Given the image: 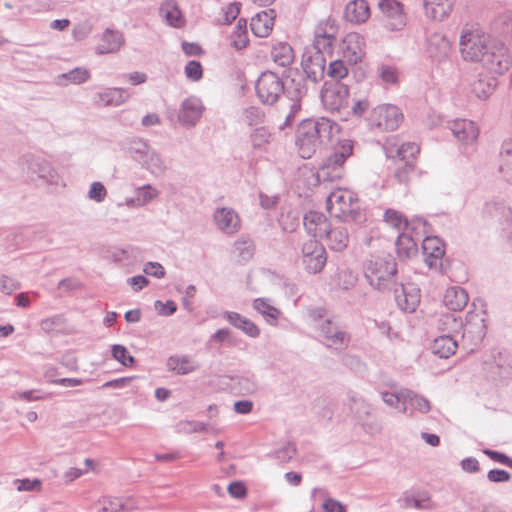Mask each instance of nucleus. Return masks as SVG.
<instances>
[{
    "label": "nucleus",
    "mask_w": 512,
    "mask_h": 512,
    "mask_svg": "<svg viewBox=\"0 0 512 512\" xmlns=\"http://www.w3.org/2000/svg\"><path fill=\"white\" fill-rule=\"evenodd\" d=\"M349 90L340 83L325 82L321 90V100L329 111H339L348 105Z\"/></svg>",
    "instance_id": "9d476101"
},
{
    "label": "nucleus",
    "mask_w": 512,
    "mask_h": 512,
    "mask_svg": "<svg viewBox=\"0 0 512 512\" xmlns=\"http://www.w3.org/2000/svg\"><path fill=\"white\" fill-rule=\"evenodd\" d=\"M384 221L397 230H405L408 227V221L399 211L388 209L384 213Z\"/></svg>",
    "instance_id": "09e8293b"
},
{
    "label": "nucleus",
    "mask_w": 512,
    "mask_h": 512,
    "mask_svg": "<svg viewBox=\"0 0 512 512\" xmlns=\"http://www.w3.org/2000/svg\"><path fill=\"white\" fill-rule=\"evenodd\" d=\"M278 223L284 232L292 233L300 224V213L290 208L282 209Z\"/></svg>",
    "instance_id": "79ce46f5"
},
{
    "label": "nucleus",
    "mask_w": 512,
    "mask_h": 512,
    "mask_svg": "<svg viewBox=\"0 0 512 512\" xmlns=\"http://www.w3.org/2000/svg\"><path fill=\"white\" fill-rule=\"evenodd\" d=\"M99 506L98 512H131L136 509L123 502L122 499L116 497H102L96 503Z\"/></svg>",
    "instance_id": "ea45409f"
},
{
    "label": "nucleus",
    "mask_w": 512,
    "mask_h": 512,
    "mask_svg": "<svg viewBox=\"0 0 512 512\" xmlns=\"http://www.w3.org/2000/svg\"><path fill=\"white\" fill-rule=\"evenodd\" d=\"M499 171L512 184V140L504 141L499 155Z\"/></svg>",
    "instance_id": "72a5a7b5"
},
{
    "label": "nucleus",
    "mask_w": 512,
    "mask_h": 512,
    "mask_svg": "<svg viewBox=\"0 0 512 512\" xmlns=\"http://www.w3.org/2000/svg\"><path fill=\"white\" fill-rule=\"evenodd\" d=\"M61 77L70 81L71 83L81 84L90 78V73L85 68L77 67L67 73L62 74Z\"/></svg>",
    "instance_id": "5fc2aeb1"
},
{
    "label": "nucleus",
    "mask_w": 512,
    "mask_h": 512,
    "mask_svg": "<svg viewBox=\"0 0 512 512\" xmlns=\"http://www.w3.org/2000/svg\"><path fill=\"white\" fill-rule=\"evenodd\" d=\"M405 396V389L401 390L398 393H392L388 391L381 392V398L383 402L393 408H399V404H402L404 406V397Z\"/></svg>",
    "instance_id": "6e6d98bb"
},
{
    "label": "nucleus",
    "mask_w": 512,
    "mask_h": 512,
    "mask_svg": "<svg viewBox=\"0 0 512 512\" xmlns=\"http://www.w3.org/2000/svg\"><path fill=\"white\" fill-rule=\"evenodd\" d=\"M381 11L387 18L393 20L388 22L386 26L390 30H399L405 25V19L403 16L402 5L397 0H382L379 3Z\"/></svg>",
    "instance_id": "412c9836"
},
{
    "label": "nucleus",
    "mask_w": 512,
    "mask_h": 512,
    "mask_svg": "<svg viewBox=\"0 0 512 512\" xmlns=\"http://www.w3.org/2000/svg\"><path fill=\"white\" fill-rule=\"evenodd\" d=\"M255 90L263 104L272 105L285 93V84L278 74L267 70L258 77Z\"/></svg>",
    "instance_id": "0eeeda50"
},
{
    "label": "nucleus",
    "mask_w": 512,
    "mask_h": 512,
    "mask_svg": "<svg viewBox=\"0 0 512 512\" xmlns=\"http://www.w3.org/2000/svg\"><path fill=\"white\" fill-rule=\"evenodd\" d=\"M487 326L483 316L469 312L466 316V324L463 328V337L472 336L475 343H479L486 335Z\"/></svg>",
    "instance_id": "b1692460"
},
{
    "label": "nucleus",
    "mask_w": 512,
    "mask_h": 512,
    "mask_svg": "<svg viewBox=\"0 0 512 512\" xmlns=\"http://www.w3.org/2000/svg\"><path fill=\"white\" fill-rule=\"evenodd\" d=\"M135 195L137 197L138 206H144L151 202L153 199L157 198L159 192L150 184H146L141 187H138L135 190Z\"/></svg>",
    "instance_id": "8fccbe9b"
},
{
    "label": "nucleus",
    "mask_w": 512,
    "mask_h": 512,
    "mask_svg": "<svg viewBox=\"0 0 512 512\" xmlns=\"http://www.w3.org/2000/svg\"><path fill=\"white\" fill-rule=\"evenodd\" d=\"M252 307L254 310H256L259 314L263 316V318L269 325L272 326L277 325L278 320L282 315L280 309L271 305L268 302V299L265 298H256L252 303Z\"/></svg>",
    "instance_id": "473e14b6"
},
{
    "label": "nucleus",
    "mask_w": 512,
    "mask_h": 512,
    "mask_svg": "<svg viewBox=\"0 0 512 512\" xmlns=\"http://www.w3.org/2000/svg\"><path fill=\"white\" fill-rule=\"evenodd\" d=\"M167 367L178 375H186L198 368V365L188 356H171L167 360Z\"/></svg>",
    "instance_id": "4c0bfd02"
},
{
    "label": "nucleus",
    "mask_w": 512,
    "mask_h": 512,
    "mask_svg": "<svg viewBox=\"0 0 512 512\" xmlns=\"http://www.w3.org/2000/svg\"><path fill=\"white\" fill-rule=\"evenodd\" d=\"M271 59L280 67H288L294 60L292 47L285 42L274 45L271 50Z\"/></svg>",
    "instance_id": "e433bc0d"
},
{
    "label": "nucleus",
    "mask_w": 512,
    "mask_h": 512,
    "mask_svg": "<svg viewBox=\"0 0 512 512\" xmlns=\"http://www.w3.org/2000/svg\"><path fill=\"white\" fill-rule=\"evenodd\" d=\"M326 61L327 59L322 54L305 50L301 65L307 79L313 83L323 80L326 72Z\"/></svg>",
    "instance_id": "ddd939ff"
},
{
    "label": "nucleus",
    "mask_w": 512,
    "mask_h": 512,
    "mask_svg": "<svg viewBox=\"0 0 512 512\" xmlns=\"http://www.w3.org/2000/svg\"><path fill=\"white\" fill-rule=\"evenodd\" d=\"M424 7L426 14L431 16L433 19L441 20L446 13L443 5L440 3L434 5L433 2L424 0Z\"/></svg>",
    "instance_id": "e2e57ef3"
},
{
    "label": "nucleus",
    "mask_w": 512,
    "mask_h": 512,
    "mask_svg": "<svg viewBox=\"0 0 512 512\" xmlns=\"http://www.w3.org/2000/svg\"><path fill=\"white\" fill-rule=\"evenodd\" d=\"M425 262L430 268L437 269L441 266L442 257L445 254L444 245L438 237H426L422 243Z\"/></svg>",
    "instance_id": "6ab92c4d"
},
{
    "label": "nucleus",
    "mask_w": 512,
    "mask_h": 512,
    "mask_svg": "<svg viewBox=\"0 0 512 512\" xmlns=\"http://www.w3.org/2000/svg\"><path fill=\"white\" fill-rule=\"evenodd\" d=\"M154 306L158 313L164 316H170L174 314L177 310V305L172 300H168L165 303H162L161 301L157 300Z\"/></svg>",
    "instance_id": "774afa93"
},
{
    "label": "nucleus",
    "mask_w": 512,
    "mask_h": 512,
    "mask_svg": "<svg viewBox=\"0 0 512 512\" xmlns=\"http://www.w3.org/2000/svg\"><path fill=\"white\" fill-rule=\"evenodd\" d=\"M124 150L134 160L142 163L148 151L150 150V146L142 139L133 138L124 144Z\"/></svg>",
    "instance_id": "a19ab883"
},
{
    "label": "nucleus",
    "mask_w": 512,
    "mask_h": 512,
    "mask_svg": "<svg viewBox=\"0 0 512 512\" xmlns=\"http://www.w3.org/2000/svg\"><path fill=\"white\" fill-rule=\"evenodd\" d=\"M107 190L101 182H93L88 191V197L96 202H101L105 199Z\"/></svg>",
    "instance_id": "680f3d73"
},
{
    "label": "nucleus",
    "mask_w": 512,
    "mask_h": 512,
    "mask_svg": "<svg viewBox=\"0 0 512 512\" xmlns=\"http://www.w3.org/2000/svg\"><path fill=\"white\" fill-rule=\"evenodd\" d=\"M439 327L451 335L453 332H459L462 329L463 324L462 321L455 316V314L447 313L443 314L439 319Z\"/></svg>",
    "instance_id": "de8ad7c7"
},
{
    "label": "nucleus",
    "mask_w": 512,
    "mask_h": 512,
    "mask_svg": "<svg viewBox=\"0 0 512 512\" xmlns=\"http://www.w3.org/2000/svg\"><path fill=\"white\" fill-rule=\"evenodd\" d=\"M338 28L334 20L328 19L321 22L315 30L313 44L306 50L309 52H318L323 57L331 56L334 43L336 41Z\"/></svg>",
    "instance_id": "6e6552de"
},
{
    "label": "nucleus",
    "mask_w": 512,
    "mask_h": 512,
    "mask_svg": "<svg viewBox=\"0 0 512 512\" xmlns=\"http://www.w3.org/2000/svg\"><path fill=\"white\" fill-rule=\"evenodd\" d=\"M325 74H327V76L330 77L332 80H335L336 83H339L340 80L347 77L348 67L346 66L344 60L336 59L329 63V66L326 69Z\"/></svg>",
    "instance_id": "49530a36"
},
{
    "label": "nucleus",
    "mask_w": 512,
    "mask_h": 512,
    "mask_svg": "<svg viewBox=\"0 0 512 512\" xmlns=\"http://www.w3.org/2000/svg\"><path fill=\"white\" fill-rule=\"evenodd\" d=\"M185 75L192 81H198L203 76L202 65L199 61L191 60L185 66Z\"/></svg>",
    "instance_id": "13d9d810"
},
{
    "label": "nucleus",
    "mask_w": 512,
    "mask_h": 512,
    "mask_svg": "<svg viewBox=\"0 0 512 512\" xmlns=\"http://www.w3.org/2000/svg\"><path fill=\"white\" fill-rule=\"evenodd\" d=\"M111 353L113 358L123 366L131 367L135 362L134 357L128 353L127 348L123 345L114 344L112 346Z\"/></svg>",
    "instance_id": "603ef678"
},
{
    "label": "nucleus",
    "mask_w": 512,
    "mask_h": 512,
    "mask_svg": "<svg viewBox=\"0 0 512 512\" xmlns=\"http://www.w3.org/2000/svg\"><path fill=\"white\" fill-rule=\"evenodd\" d=\"M177 430L187 434L205 432L207 425L199 421H181L177 424Z\"/></svg>",
    "instance_id": "4d7b16f0"
},
{
    "label": "nucleus",
    "mask_w": 512,
    "mask_h": 512,
    "mask_svg": "<svg viewBox=\"0 0 512 512\" xmlns=\"http://www.w3.org/2000/svg\"><path fill=\"white\" fill-rule=\"evenodd\" d=\"M395 300L398 307L405 311L414 312L420 303V290L413 285H400L395 288Z\"/></svg>",
    "instance_id": "2eb2a0df"
},
{
    "label": "nucleus",
    "mask_w": 512,
    "mask_h": 512,
    "mask_svg": "<svg viewBox=\"0 0 512 512\" xmlns=\"http://www.w3.org/2000/svg\"><path fill=\"white\" fill-rule=\"evenodd\" d=\"M102 43L96 47L99 55L116 53L124 45V36L120 31L107 28L101 38Z\"/></svg>",
    "instance_id": "5701e85b"
},
{
    "label": "nucleus",
    "mask_w": 512,
    "mask_h": 512,
    "mask_svg": "<svg viewBox=\"0 0 512 512\" xmlns=\"http://www.w3.org/2000/svg\"><path fill=\"white\" fill-rule=\"evenodd\" d=\"M130 97L129 92L124 88H106L104 91L94 95L93 100L97 106H120Z\"/></svg>",
    "instance_id": "aec40b11"
},
{
    "label": "nucleus",
    "mask_w": 512,
    "mask_h": 512,
    "mask_svg": "<svg viewBox=\"0 0 512 512\" xmlns=\"http://www.w3.org/2000/svg\"><path fill=\"white\" fill-rule=\"evenodd\" d=\"M271 133L265 128H256L251 134V143L254 148H264L271 141Z\"/></svg>",
    "instance_id": "864d4df0"
},
{
    "label": "nucleus",
    "mask_w": 512,
    "mask_h": 512,
    "mask_svg": "<svg viewBox=\"0 0 512 512\" xmlns=\"http://www.w3.org/2000/svg\"><path fill=\"white\" fill-rule=\"evenodd\" d=\"M141 164L145 169H147L150 173H152L155 176L163 175L168 168L166 162L163 160L161 155L151 148Z\"/></svg>",
    "instance_id": "58836bf2"
},
{
    "label": "nucleus",
    "mask_w": 512,
    "mask_h": 512,
    "mask_svg": "<svg viewBox=\"0 0 512 512\" xmlns=\"http://www.w3.org/2000/svg\"><path fill=\"white\" fill-rule=\"evenodd\" d=\"M370 17V7L366 0H353L346 5L345 18L352 23H363Z\"/></svg>",
    "instance_id": "7c9ffc66"
},
{
    "label": "nucleus",
    "mask_w": 512,
    "mask_h": 512,
    "mask_svg": "<svg viewBox=\"0 0 512 512\" xmlns=\"http://www.w3.org/2000/svg\"><path fill=\"white\" fill-rule=\"evenodd\" d=\"M395 245L400 257H410L412 253L417 251L416 243L414 242L413 238L405 233L399 234Z\"/></svg>",
    "instance_id": "a18cd8bd"
},
{
    "label": "nucleus",
    "mask_w": 512,
    "mask_h": 512,
    "mask_svg": "<svg viewBox=\"0 0 512 512\" xmlns=\"http://www.w3.org/2000/svg\"><path fill=\"white\" fill-rule=\"evenodd\" d=\"M339 125L329 118L303 120L296 132V146L303 159L311 158L317 149L339 133Z\"/></svg>",
    "instance_id": "f03ea898"
},
{
    "label": "nucleus",
    "mask_w": 512,
    "mask_h": 512,
    "mask_svg": "<svg viewBox=\"0 0 512 512\" xmlns=\"http://www.w3.org/2000/svg\"><path fill=\"white\" fill-rule=\"evenodd\" d=\"M274 10L262 11L251 19L250 27L257 37H267L273 29Z\"/></svg>",
    "instance_id": "a878e982"
},
{
    "label": "nucleus",
    "mask_w": 512,
    "mask_h": 512,
    "mask_svg": "<svg viewBox=\"0 0 512 512\" xmlns=\"http://www.w3.org/2000/svg\"><path fill=\"white\" fill-rule=\"evenodd\" d=\"M402 121L403 114L400 109L390 104L374 108L371 115L372 124L383 131H393L397 129Z\"/></svg>",
    "instance_id": "1a4fd4ad"
},
{
    "label": "nucleus",
    "mask_w": 512,
    "mask_h": 512,
    "mask_svg": "<svg viewBox=\"0 0 512 512\" xmlns=\"http://www.w3.org/2000/svg\"><path fill=\"white\" fill-rule=\"evenodd\" d=\"M404 397V406H401V408L399 409V411L403 414L407 413L408 411L407 405H410L412 407L410 415H412L413 411L426 414L431 410L430 401L424 396L416 394L412 390L405 389Z\"/></svg>",
    "instance_id": "c756f323"
},
{
    "label": "nucleus",
    "mask_w": 512,
    "mask_h": 512,
    "mask_svg": "<svg viewBox=\"0 0 512 512\" xmlns=\"http://www.w3.org/2000/svg\"><path fill=\"white\" fill-rule=\"evenodd\" d=\"M330 214L343 222L362 223L365 214L361 211L358 198L348 190L332 192L326 201Z\"/></svg>",
    "instance_id": "7ed1b4c3"
},
{
    "label": "nucleus",
    "mask_w": 512,
    "mask_h": 512,
    "mask_svg": "<svg viewBox=\"0 0 512 512\" xmlns=\"http://www.w3.org/2000/svg\"><path fill=\"white\" fill-rule=\"evenodd\" d=\"M160 14L172 27L181 28L185 25V19L175 0H165L160 6Z\"/></svg>",
    "instance_id": "2f4dec72"
},
{
    "label": "nucleus",
    "mask_w": 512,
    "mask_h": 512,
    "mask_svg": "<svg viewBox=\"0 0 512 512\" xmlns=\"http://www.w3.org/2000/svg\"><path fill=\"white\" fill-rule=\"evenodd\" d=\"M296 446L293 443H287L274 452V456L280 462H288L296 455Z\"/></svg>",
    "instance_id": "bf43d9fd"
},
{
    "label": "nucleus",
    "mask_w": 512,
    "mask_h": 512,
    "mask_svg": "<svg viewBox=\"0 0 512 512\" xmlns=\"http://www.w3.org/2000/svg\"><path fill=\"white\" fill-rule=\"evenodd\" d=\"M233 249L240 261L247 262L254 255L255 243L251 238L241 236L234 242Z\"/></svg>",
    "instance_id": "37998d69"
},
{
    "label": "nucleus",
    "mask_w": 512,
    "mask_h": 512,
    "mask_svg": "<svg viewBox=\"0 0 512 512\" xmlns=\"http://www.w3.org/2000/svg\"><path fill=\"white\" fill-rule=\"evenodd\" d=\"M363 38L357 33H350L343 39V58L350 64H357L364 56Z\"/></svg>",
    "instance_id": "f3484780"
},
{
    "label": "nucleus",
    "mask_w": 512,
    "mask_h": 512,
    "mask_svg": "<svg viewBox=\"0 0 512 512\" xmlns=\"http://www.w3.org/2000/svg\"><path fill=\"white\" fill-rule=\"evenodd\" d=\"M396 272L397 267L393 259H371L365 266V277L370 285L378 290L388 288Z\"/></svg>",
    "instance_id": "423d86ee"
},
{
    "label": "nucleus",
    "mask_w": 512,
    "mask_h": 512,
    "mask_svg": "<svg viewBox=\"0 0 512 512\" xmlns=\"http://www.w3.org/2000/svg\"><path fill=\"white\" fill-rule=\"evenodd\" d=\"M460 50L465 60L482 62L494 74L502 75L512 65V58L503 43L491 39L478 29L461 35Z\"/></svg>",
    "instance_id": "f257e3e1"
},
{
    "label": "nucleus",
    "mask_w": 512,
    "mask_h": 512,
    "mask_svg": "<svg viewBox=\"0 0 512 512\" xmlns=\"http://www.w3.org/2000/svg\"><path fill=\"white\" fill-rule=\"evenodd\" d=\"M223 317L229 322V324L241 330L251 338H257L260 335L259 327L250 319L237 312L226 311L223 313Z\"/></svg>",
    "instance_id": "cd10ccee"
},
{
    "label": "nucleus",
    "mask_w": 512,
    "mask_h": 512,
    "mask_svg": "<svg viewBox=\"0 0 512 512\" xmlns=\"http://www.w3.org/2000/svg\"><path fill=\"white\" fill-rule=\"evenodd\" d=\"M326 261H327L326 250L324 251V253H321V252L316 253V254L313 253L312 255H307L305 257H302V262H303L305 269L309 273H313V274L321 272L326 264Z\"/></svg>",
    "instance_id": "c03bdc74"
},
{
    "label": "nucleus",
    "mask_w": 512,
    "mask_h": 512,
    "mask_svg": "<svg viewBox=\"0 0 512 512\" xmlns=\"http://www.w3.org/2000/svg\"><path fill=\"white\" fill-rule=\"evenodd\" d=\"M470 86L473 95L479 99H486L493 93L496 81L487 75H480Z\"/></svg>",
    "instance_id": "c9c22d12"
},
{
    "label": "nucleus",
    "mask_w": 512,
    "mask_h": 512,
    "mask_svg": "<svg viewBox=\"0 0 512 512\" xmlns=\"http://www.w3.org/2000/svg\"><path fill=\"white\" fill-rule=\"evenodd\" d=\"M249 43L247 30H234L231 35V46L236 50H242L247 47Z\"/></svg>",
    "instance_id": "052dcab7"
},
{
    "label": "nucleus",
    "mask_w": 512,
    "mask_h": 512,
    "mask_svg": "<svg viewBox=\"0 0 512 512\" xmlns=\"http://www.w3.org/2000/svg\"><path fill=\"white\" fill-rule=\"evenodd\" d=\"M19 165L32 181L40 180L46 184H57L58 174L46 159L33 155H23L19 160Z\"/></svg>",
    "instance_id": "39448f33"
},
{
    "label": "nucleus",
    "mask_w": 512,
    "mask_h": 512,
    "mask_svg": "<svg viewBox=\"0 0 512 512\" xmlns=\"http://www.w3.org/2000/svg\"><path fill=\"white\" fill-rule=\"evenodd\" d=\"M379 76L383 82L395 84L398 80L397 70L392 66L382 65L379 68Z\"/></svg>",
    "instance_id": "0e129e2a"
},
{
    "label": "nucleus",
    "mask_w": 512,
    "mask_h": 512,
    "mask_svg": "<svg viewBox=\"0 0 512 512\" xmlns=\"http://www.w3.org/2000/svg\"><path fill=\"white\" fill-rule=\"evenodd\" d=\"M449 129L453 133L454 137L464 143H473L479 135V130L475 123L467 119H457L449 124Z\"/></svg>",
    "instance_id": "a211bd4d"
},
{
    "label": "nucleus",
    "mask_w": 512,
    "mask_h": 512,
    "mask_svg": "<svg viewBox=\"0 0 512 512\" xmlns=\"http://www.w3.org/2000/svg\"><path fill=\"white\" fill-rule=\"evenodd\" d=\"M303 225L307 233L314 238H323V235L330 223L324 214L316 211H309L303 217Z\"/></svg>",
    "instance_id": "4be33fe9"
},
{
    "label": "nucleus",
    "mask_w": 512,
    "mask_h": 512,
    "mask_svg": "<svg viewBox=\"0 0 512 512\" xmlns=\"http://www.w3.org/2000/svg\"><path fill=\"white\" fill-rule=\"evenodd\" d=\"M323 237H325L330 249L335 251L344 250L349 242L348 230L346 227L341 225L332 227L330 224Z\"/></svg>",
    "instance_id": "bb28decb"
},
{
    "label": "nucleus",
    "mask_w": 512,
    "mask_h": 512,
    "mask_svg": "<svg viewBox=\"0 0 512 512\" xmlns=\"http://www.w3.org/2000/svg\"><path fill=\"white\" fill-rule=\"evenodd\" d=\"M18 491H39L41 489V481L39 479H17L15 480Z\"/></svg>",
    "instance_id": "69168bd1"
},
{
    "label": "nucleus",
    "mask_w": 512,
    "mask_h": 512,
    "mask_svg": "<svg viewBox=\"0 0 512 512\" xmlns=\"http://www.w3.org/2000/svg\"><path fill=\"white\" fill-rule=\"evenodd\" d=\"M468 300V293L459 286L447 288L443 296L444 305L452 311H461L467 305Z\"/></svg>",
    "instance_id": "c85d7f7f"
},
{
    "label": "nucleus",
    "mask_w": 512,
    "mask_h": 512,
    "mask_svg": "<svg viewBox=\"0 0 512 512\" xmlns=\"http://www.w3.org/2000/svg\"><path fill=\"white\" fill-rule=\"evenodd\" d=\"M451 50L449 40L440 33H433L427 40V52L431 58L441 61L448 57Z\"/></svg>",
    "instance_id": "393cba45"
},
{
    "label": "nucleus",
    "mask_w": 512,
    "mask_h": 512,
    "mask_svg": "<svg viewBox=\"0 0 512 512\" xmlns=\"http://www.w3.org/2000/svg\"><path fill=\"white\" fill-rule=\"evenodd\" d=\"M384 151L388 158L406 163L407 161L414 162L420 148L414 142H400L399 139L393 137L385 142Z\"/></svg>",
    "instance_id": "f8f14e48"
},
{
    "label": "nucleus",
    "mask_w": 512,
    "mask_h": 512,
    "mask_svg": "<svg viewBox=\"0 0 512 512\" xmlns=\"http://www.w3.org/2000/svg\"><path fill=\"white\" fill-rule=\"evenodd\" d=\"M213 219L217 228L226 234L238 232L241 226L238 214L231 208L216 209Z\"/></svg>",
    "instance_id": "dca6fc26"
},
{
    "label": "nucleus",
    "mask_w": 512,
    "mask_h": 512,
    "mask_svg": "<svg viewBox=\"0 0 512 512\" xmlns=\"http://www.w3.org/2000/svg\"><path fill=\"white\" fill-rule=\"evenodd\" d=\"M204 111L201 100L197 97H189L181 103L178 120L186 128L194 127L200 120Z\"/></svg>",
    "instance_id": "4468645a"
},
{
    "label": "nucleus",
    "mask_w": 512,
    "mask_h": 512,
    "mask_svg": "<svg viewBox=\"0 0 512 512\" xmlns=\"http://www.w3.org/2000/svg\"><path fill=\"white\" fill-rule=\"evenodd\" d=\"M415 171L416 167L414 162L407 161L395 170L394 177L400 184L406 185L410 182L412 176L415 174Z\"/></svg>",
    "instance_id": "3c124183"
},
{
    "label": "nucleus",
    "mask_w": 512,
    "mask_h": 512,
    "mask_svg": "<svg viewBox=\"0 0 512 512\" xmlns=\"http://www.w3.org/2000/svg\"><path fill=\"white\" fill-rule=\"evenodd\" d=\"M318 330L326 340L328 347L346 348L350 342V335L338 322L331 318H326L319 323Z\"/></svg>",
    "instance_id": "9b49d317"
},
{
    "label": "nucleus",
    "mask_w": 512,
    "mask_h": 512,
    "mask_svg": "<svg viewBox=\"0 0 512 512\" xmlns=\"http://www.w3.org/2000/svg\"><path fill=\"white\" fill-rule=\"evenodd\" d=\"M20 288V284L13 278L3 275L0 277V290L9 295Z\"/></svg>",
    "instance_id": "338daca9"
},
{
    "label": "nucleus",
    "mask_w": 512,
    "mask_h": 512,
    "mask_svg": "<svg viewBox=\"0 0 512 512\" xmlns=\"http://www.w3.org/2000/svg\"><path fill=\"white\" fill-rule=\"evenodd\" d=\"M457 341L449 334L437 337L432 344V352L440 358H449L455 354Z\"/></svg>",
    "instance_id": "f704fd0d"
},
{
    "label": "nucleus",
    "mask_w": 512,
    "mask_h": 512,
    "mask_svg": "<svg viewBox=\"0 0 512 512\" xmlns=\"http://www.w3.org/2000/svg\"><path fill=\"white\" fill-rule=\"evenodd\" d=\"M353 153V143L345 140L340 147L330 155L317 172V179L320 182H330L341 179L343 176V164Z\"/></svg>",
    "instance_id": "20e7f679"
}]
</instances>
